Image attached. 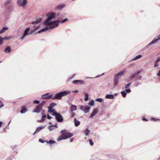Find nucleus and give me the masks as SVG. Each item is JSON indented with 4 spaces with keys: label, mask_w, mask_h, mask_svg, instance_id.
Here are the masks:
<instances>
[{
    "label": "nucleus",
    "mask_w": 160,
    "mask_h": 160,
    "mask_svg": "<svg viewBox=\"0 0 160 160\" xmlns=\"http://www.w3.org/2000/svg\"><path fill=\"white\" fill-rule=\"evenodd\" d=\"M105 97L108 99H112L114 98V97L112 94H107L106 95Z\"/></svg>",
    "instance_id": "nucleus-23"
},
{
    "label": "nucleus",
    "mask_w": 160,
    "mask_h": 160,
    "mask_svg": "<svg viewBox=\"0 0 160 160\" xmlns=\"http://www.w3.org/2000/svg\"><path fill=\"white\" fill-rule=\"evenodd\" d=\"M142 120L143 121H148V120L147 119H146V118H142Z\"/></svg>",
    "instance_id": "nucleus-62"
},
{
    "label": "nucleus",
    "mask_w": 160,
    "mask_h": 160,
    "mask_svg": "<svg viewBox=\"0 0 160 160\" xmlns=\"http://www.w3.org/2000/svg\"><path fill=\"white\" fill-rule=\"evenodd\" d=\"M72 92H75V93H78V90L72 91Z\"/></svg>",
    "instance_id": "nucleus-61"
},
{
    "label": "nucleus",
    "mask_w": 160,
    "mask_h": 160,
    "mask_svg": "<svg viewBox=\"0 0 160 160\" xmlns=\"http://www.w3.org/2000/svg\"><path fill=\"white\" fill-rule=\"evenodd\" d=\"M73 83L75 84H84V81L80 80H77L72 82Z\"/></svg>",
    "instance_id": "nucleus-9"
},
{
    "label": "nucleus",
    "mask_w": 160,
    "mask_h": 160,
    "mask_svg": "<svg viewBox=\"0 0 160 160\" xmlns=\"http://www.w3.org/2000/svg\"><path fill=\"white\" fill-rule=\"evenodd\" d=\"M66 130H63L61 131V133H62L61 136L59 137L57 139L58 141H59L62 140H65L68 138H70L73 136V134L70 132L67 133H63V132L66 131Z\"/></svg>",
    "instance_id": "nucleus-1"
},
{
    "label": "nucleus",
    "mask_w": 160,
    "mask_h": 160,
    "mask_svg": "<svg viewBox=\"0 0 160 160\" xmlns=\"http://www.w3.org/2000/svg\"><path fill=\"white\" fill-rule=\"evenodd\" d=\"M55 119L59 122H62L63 119L62 116L59 113H58V115L56 116Z\"/></svg>",
    "instance_id": "nucleus-7"
},
{
    "label": "nucleus",
    "mask_w": 160,
    "mask_h": 160,
    "mask_svg": "<svg viewBox=\"0 0 160 160\" xmlns=\"http://www.w3.org/2000/svg\"><path fill=\"white\" fill-rule=\"evenodd\" d=\"M159 66V64L158 63V62H155L154 67V68H156V67H158Z\"/></svg>",
    "instance_id": "nucleus-44"
},
{
    "label": "nucleus",
    "mask_w": 160,
    "mask_h": 160,
    "mask_svg": "<svg viewBox=\"0 0 160 160\" xmlns=\"http://www.w3.org/2000/svg\"><path fill=\"white\" fill-rule=\"evenodd\" d=\"M102 99L101 98H98L95 99V101L100 102H102Z\"/></svg>",
    "instance_id": "nucleus-36"
},
{
    "label": "nucleus",
    "mask_w": 160,
    "mask_h": 160,
    "mask_svg": "<svg viewBox=\"0 0 160 160\" xmlns=\"http://www.w3.org/2000/svg\"><path fill=\"white\" fill-rule=\"evenodd\" d=\"M104 73H103L102 74H101V75H98V76H96V77H95V78H98V77H100V76H102L103 75H104Z\"/></svg>",
    "instance_id": "nucleus-56"
},
{
    "label": "nucleus",
    "mask_w": 160,
    "mask_h": 160,
    "mask_svg": "<svg viewBox=\"0 0 160 160\" xmlns=\"http://www.w3.org/2000/svg\"><path fill=\"white\" fill-rule=\"evenodd\" d=\"M30 30V28H28L25 30L23 35L26 36V35L28 34V32Z\"/></svg>",
    "instance_id": "nucleus-21"
},
{
    "label": "nucleus",
    "mask_w": 160,
    "mask_h": 160,
    "mask_svg": "<svg viewBox=\"0 0 160 160\" xmlns=\"http://www.w3.org/2000/svg\"><path fill=\"white\" fill-rule=\"evenodd\" d=\"M33 102L35 104H39L40 102L38 100H35L33 101Z\"/></svg>",
    "instance_id": "nucleus-45"
},
{
    "label": "nucleus",
    "mask_w": 160,
    "mask_h": 160,
    "mask_svg": "<svg viewBox=\"0 0 160 160\" xmlns=\"http://www.w3.org/2000/svg\"><path fill=\"white\" fill-rule=\"evenodd\" d=\"M46 115H43L42 116L41 119L39 121V122H44L45 120V118L46 117Z\"/></svg>",
    "instance_id": "nucleus-26"
},
{
    "label": "nucleus",
    "mask_w": 160,
    "mask_h": 160,
    "mask_svg": "<svg viewBox=\"0 0 160 160\" xmlns=\"http://www.w3.org/2000/svg\"><path fill=\"white\" fill-rule=\"evenodd\" d=\"M4 52H5L6 53H10L11 52V48L10 46H7L4 49Z\"/></svg>",
    "instance_id": "nucleus-19"
},
{
    "label": "nucleus",
    "mask_w": 160,
    "mask_h": 160,
    "mask_svg": "<svg viewBox=\"0 0 160 160\" xmlns=\"http://www.w3.org/2000/svg\"><path fill=\"white\" fill-rule=\"evenodd\" d=\"M91 108V107H87L86 108H85L83 111L85 113L88 112L89 111V110Z\"/></svg>",
    "instance_id": "nucleus-25"
},
{
    "label": "nucleus",
    "mask_w": 160,
    "mask_h": 160,
    "mask_svg": "<svg viewBox=\"0 0 160 160\" xmlns=\"http://www.w3.org/2000/svg\"><path fill=\"white\" fill-rule=\"evenodd\" d=\"M42 108L39 105H38L33 111V112L39 113Z\"/></svg>",
    "instance_id": "nucleus-14"
},
{
    "label": "nucleus",
    "mask_w": 160,
    "mask_h": 160,
    "mask_svg": "<svg viewBox=\"0 0 160 160\" xmlns=\"http://www.w3.org/2000/svg\"><path fill=\"white\" fill-rule=\"evenodd\" d=\"M11 1V0H7L4 3V5L5 7H6L8 4H9Z\"/></svg>",
    "instance_id": "nucleus-31"
},
{
    "label": "nucleus",
    "mask_w": 160,
    "mask_h": 160,
    "mask_svg": "<svg viewBox=\"0 0 160 160\" xmlns=\"http://www.w3.org/2000/svg\"><path fill=\"white\" fill-rule=\"evenodd\" d=\"M45 142H46L47 143H48L51 144H52L53 143H54L56 142L52 140H50L48 141H45Z\"/></svg>",
    "instance_id": "nucleus-27"
},
{
    "label": "nucleus",
    "mask_w": 160,
    "mask_h": 160,
    "mask_svg": "<svg viewBox=\"0 0 160 160\" xmlns=\"http://www.w3.org/2000/svg\"><path fill=\"white\" fill-rule=\"evenodd\" d=\"M140 71H138V72H136L134 74L136 76L138 75L140 73Z\"/></svg>",
    "instance_id": "nucleus-52"
},
{
    "label": "nucleus",
    "mask_w": 160,
    "mask_h": 160,
    "mask_svg": "<svg viewBox=\"0 0 160 160\" xmlns=\"http://www.w3.org/2000/svg\"><path fill=\"white\" fill-rule=\"evenodd\" d=\"M151 120H152L154 121H159L160 120V119H158L156 118H151Z\"/></svg>",
    "instance_id": "nucleus-41"
},
{
    "label": "nucleus",
    "mask_w": 160,
    "mask_h": 160,
    "mask_svg": "<svg viewBox=\"0 0 160 160\" xmlns=\"http://www.w3.org/2000/svg\"><path fill=\"white\" fill-rule=\"evenodd\" d=\"M85 108V106L83 105H81L80 106V109L83 111Z\"/></svg>",
    "instance_id": "nucleus-43"
},
{
    "label": "nucleus",
    "mask_w": 160,
    "mask_h": 160,
    "mask_svg": "<svg viewBox=\"0 0 160 160\" xmlns=\"http://www.w3.org/2000/svg\"><path fill=\"white\" fill-rule=\"evenodd\" d=\"M45 127V126H41L38 127L35 132L33 134V135H34L36 133L39 132L41 130L44 128Z\"/></svg>",
    "instance_id": "nucleus-15"
},
{
    "label": "nucleus",
    "mask_w": 160,
    "mask_h": 160,
    "mask_svg": "<svg viewBox=\"0 0 160 160\" xmlns=\"http://www.w3.org/2000/svg\"><path fill=\"white\" fill-rule=\"evenodd\" d=\"M73 121L74 123V125L76 127H78L80 125V122L76 118H74Z\"/></svg>",
    "instance_id": "nucleus-18"
},
{
    "label": "nucleus",
    "mask_w": 160,
    "mask_h": 160,
    "mask_svg": "<svg viewBox=\"0 0 160 160\" xmlns=\"http://www.w3.org/2000/svg\"><path fill=\"white\" fill-rule=\"evenodd\" d=\"M90 144L91 146L93 145V142L92 139H90L89 140Z\"/></svg>",
    "instance_id": "nucleus-42"
},
{
    "label": "nucleus",
    "mask_w": 160,
    "mask_h": 160,
    "mask_svg": "<svg viewBox=\"0 0 160 160\" xmlns=\"http://www.w3.org/2000/svg\"><path fill=\"white\" fill-rule=\"evenodd\" d=\"M58 127V126H57V124L56 123L53 125H52L49 126L48 127V128L50 131H51L55 129V128H57Z\"/></svg>",
    "instance_id": "nucleus-12"
},
{
    "label": "nucleus",
    "mask_w": 160,
    "mask_h": 160,
    "mask_svg": "<svg viewBox=\"0 0 160 160\" xmlns=\"http://www.w3.org/2000/svg\"><path fill=\"white\" fill-rule=\"evenodd\" d=\"M62 98L61 96V95L60 92L56 93L54 97L52 98V100L57 99L58 100H60Z\"/></svg>",
    "instance_id": "nucleus-13"
},
{
    "label": "nucleus",
    "mask_w": 160,
    "mask_h": 160,
    "mask_svg": "<svg viewBox=\"0 0 160 160\" xmlns=\"http://www.w3.org/2000/svg\"><path fill=\"white\" fill-rule=\"evenodd\" d=\"M61 22V20H57L53 21H51L46 24H44L47 26H50L49 27V29H52L54 28L55 27H57L59 23Z\"/></svg>",
    "instance_id": "nucleus-2"
},
{
    "label": "nucleus",
    "mask_w": 160,
    "mask_h": 160,
    "mask_svg": "<svg viewBox=\"0 0 160 160\" xmlns=\"http://www.w3.org/2000/svg\"><path fill=\"white\" fill-rule=\"evenodd\" d=\"M49 29V28L48 27H46L45 28H44L38 31L35 34V35L37 34L38 33H41L45 32L46 31H47Z\"/></svg>",
    "instance_id": "nucleus-16"
},
{
    "label": "nucleus",
    "mask_w": 160,
    "mask_h": 160,
    "mask_svg": "<svg viewBox=\"0 0 160 160\" xmlns=\"http://www.w3.org/2000/svg\"><path fill=\"white\" fill-rule=\"evenodd\" d=\"M131 83V82H130L126 84L125 86V89H127L128 88V87L130 85Z\"/></svg>",
    "instance_id": "nucleus-40"
},
{
    "label": "nucleus",
    "mask_w": 160,
    "mask_h": 160,
    "mask_svg": "<svg viewBox=\"0 0 160 160\" xmlns=\"http://www.w3.org/2000/svg\"><path fill=\"white\" fill-rule=\"evenodd\" d=\"M27 0H23L22 2L21 0H18L17 3L19 7H24L27 3Z\"/></svg>",
    "instance_id": "nucleus-6"
},
{
    "label": "nucleus",
    "mask_w": 160,
    "mask_h": 160,
    "mask_svg": "<svg viewBox=\"0 0 160 160\" xmlns=\"http://www.w3.org/2000/svg\"><path fill=\"white\" fill-rule=\"evenodd\" d=\"M98 108H94L92 113H91V114L90 116L89 117V118H92L94 116H95L96 114L98 113Z\"/></svg>",
    "instance_id": "nucleus-8"
},
{
    "label": "nucleus",
    "mask_w": 160,
    "mask_h": 160,
    "mask_svg": "<svg viewBox=\"0 0 160 160\" xmlns=\"http://www.w3.org/2000/svg\"><path fill=\"white\" fill-rule=\"evenodd\" d=\"M48 93H47L45 94H43L42 96V98L43 99H49L51 98L52 96V95L51 94L49 95H48Z\"/></svg>",
    "instance_id": "nucleus-11"
},
{
    "label": "nucleus",
    "mask_w": 160,
    "mask_h": 160,
    "mask_svg": "<svg viewBox=\"0 0 160 160\" xmlns=\"http://www.w3.org/2000/svg\"><path fill=\"white\" fill-rule=\"evenodd\" d=\"M28 111V109L26 107V106H23L21 108V110L20 112L22 113H24L27 111Z\"/></svg>",
    "instance_id": "nucleus-17"
},
{
    "label": "nucleus",
    "mask_w": 160,
    "mask_h": 160,
    "mask_svg": "<svg viewBox=\"0 0 160 160\" xmlns=\"http://www.w3.org/2000/svg\"><path fill=\"white\" fill-rule=\"evenodd\" d=\"M48 112H54V110L52 109V108H49V107H48Z\"/></svg>",
    "instance_id": "nucleus-34"
},
{
    "label": "nucleus",
    "mask_w": 160,
    "mask_h": 160,
    "mask_svg": "<svg viewBox=\"0 0 160 160\" xmlns=\"http://www.w3.org/2000/svg\"><path fill=\"white\" fill-rule=\"evenodd\" d=\"M142 57V56L141 55H138L135 58H134L132 61H134L135 60L137 59H138L139 58H141Z\"/></svg>",
    "instance_id": "nucleus-29"
},
{
    "label": "nucleus",
    "mask_w": 160,
    "mask_h": 160,
    "mask_svg": "<svg viewBox=\"0 0 160 160\" xmlns=\"http://www.w3.org/2000/svg\"><path fill=\"white\" fill-rule=\"evenodd\" d=\"M51 116H50V115H49V114H48L47 115V118L48 119H51Z\"/></svg>",
    "instance_id": "nucleus-57"
},
{
    "label": "nucleus",
    "mask_w": 160,
    "mask_h": 160,
    "mask_svg": "<svg viewBox=\"0 0 160 160\" xmlns=\"http://www.w3.org/2000/svg\"><path fill=\"white\" fill-rule=\"evenodd\" d=\"M121 94L123 97H125L126 96L127 93L125 91H123L121 92Z\"/></svg>",
    "instance_id": "nucleus-32"
},
{
    "label": "nucleus",
    "mask_w": 160,
    "mask_h": 160,
    "mask_svg": "<svg viewBox=\"0 0 160 160\" xmlns=\"http://www.w3.org/2000/svg\"><path fill=\"white\" fill-rule=\"evenodd\" d=\"M75 115V113L73 112H72V113L71 114V118L73 117Z\"/></svg>",
    "instance_id": "nucleus-53"
},
{
    "label": "nucleus",
    "mask_w": 160,
    "mask_h": 160,
    "mask_svg": "<svg viewBox=\"0 0 160 160\" xmlns=\"http://www.w3.org/2000/svg\"><path fill=\"white\" fill-rule=\"evenodd\" d=\"M160 40V34L157 36L147 46H146V48H148L149 46L156 43L157 42Z\"/></svg>",
    "instance_id": "nucleus-5"
},
{
    "label": "nucleus",
    "mask_w": 160,
    "mask_h": 160,
    "mask_svg": "<svg viewBox=\"0 0 160 160\" xmlns=\"http://www.w3.org/2000/svg\"><path fill=\"white\" fill-rule=\"evenodd\" d=\"M56 105V104L54 103H51L50 104L49 106V108H52L54 106H55Z\"/></svg>",
    "instance_id": "nucleus-30"
},
{
    "label": "nucleus",
    "mask_w": 160,
    "mask_h": 160,
    "mask_svg": "<svg viewBox=\"0 0 160 160\" xmlns=\"http://www.w3.org/2000/svg\"><path fill=\"white\" fill-rule=\"evenodd\" d=\"M3 43V39L2 37H0V45Z\"/></svg>",
    "instance_id": "nucleus-39"
},
{
    "label": "nucleus",
    "mask_w": 160,
    "mask_h": 160,
    "mask_svg": "<svg viewBox=\"0 0 160 160\" xmlns=\"http://www.w3.org/2000/svg\"><path fill=\"white\" fill-rule=\"evenodd\" d=\"M94 101L92 100L90 102L88 103V104L92 106H93L94 105Z\"/></svg>",
    "instance_id": "nucleus-33"
},
{
    "label": "nucleus",
    "mask_w": 160,
    "mask_h": 160,
    "mask_svg": "<svg viewBox=\"0 0 160 160\" xmlns=\"http://www.w3.org/2000/svg\"><path fill=\"white\" fill-rule=\"evenodd\" d=\"M10 38L9 37H4L3 38V40H8L9 39H10Z\"/></svg>",
    "instance_id": "nucleus-47"
},
{
    "label": "nucleus",
    "mask_w": 160,
    "mask_h": 160,
    "mask_svg": "<svg viewBox=\"0 0 160 160\" xmlns=\"http://www.w3.org/2000/svg\"><path fill=\"white\" fill-rule=\"evenodd\" d=\"M66 6L65 4H60L57 7V9L58 10H61L63 8H64Z\"/></svg>",
    "instance_id": "nucleus-20"
},
{
    "label": "nucleus",
    "mask_w": 160,
    "mask_h": 160,
    "mask_svg": "<svg viewBox=\"0 0 160 160\" xmlns=\"http://www.w3.org/2000/svg\"><path fill=\"white\" fill-rule=\"evenodd\" d=\"M86 132H85V131H84V132H85V135L86 136H88V134L90 132V130L89 129H88V128H86Z\"/></svg>",
    "instance_id": "nucleus-28"
},
{
    "label": "nucleus",
    "mask_w": 160,
    "mask_h": 160,
    "mask_svg": "<svg viewBox=\"0 0 160 160\" xmlns=\"http://www.w3.org/2000/svg\"><path fill=\"white\" fill-rule=\"evenodd\" d=\"M124 72V71H122L119 72L114 74L113 79L114 85H116L118 83L119 80V76H122Z\"/></svg>",
    "instance_id": "nucleus-4"
},
{
    "label": "nucleus",
    "mask_w": 160,
    "mask_h": 160,
    "mask_svg": "<svg viewBox=\"0 0 160 160\" xmlns=\"http://www.w3.org/2000/svg\"><path fill=\"white\" fill-rule=\"evenodd\" d=\"M68 18H65L63 20H62L61 21V22L62 23H63L64 22H65L68 21Z\"/></svg>",
    "instance_id": "nucleus-46"
},
{
    "label": "nucleus",
    "mask_w": 160,
    "mask_h": 160,
    "mask_svg": "<svg viewBox=\"0 0 160 160\" xmlns=\"http://www.w3.org/2000/svg\"><path fill=\"white\" fill-rule=\"evenodd\" d=\"M42 18H39L37 19L36 20L37 21L38 23L42 21Z\"/></svg>",
    "instance_id": "nucleus-38"
},
{
    "label": "nucleus",
    "mask_w": 160,
    "mask_h": 160,
    "mask_svg": "<svg viewBox=\"0 0 160 160\" xmlns=\"http://www.w3.org/2000/svg\"><path fill=\"white\" fill-rule=\"evenodd\" d=\"M160 61V57L158 58L156 60L155 62H158Z\"/></svg>",
    "instance_id": "nucleus-55"
},
{
    "label": "nucleus",
    "mask_w": 160,
    "mask_h": 160,
    "mask_svg": "<svg viewBox=\"0 0 160 160\" xmlns=\"http://www.w3.org/2000/svg\"><path fill=\"white\" fill-rule=\"evenodd\" d=\"M8 29V28L6 27H3L2 29L0 30V34L4 32L5 31Z\"/></svg>",
    "instance_id": "nucleus-24"
},
{
    "label": "nucleus",
    "mask_w": 160,
    "mask_h": 160,
    "mask_svg": "<svg viewBox=\"0 0 160 160\" xmlns=\"http://www.w3.org/2000/svg\"><path fill=\"white\" fill-rule=\"evenodd\" d=\"M39 28H40V26H38L37 27H36L35 28V29L36 30H37Z\"/></svg>",
    "instance_id": "nucleus-59"
},
{
    "label": "nucleus",
    "mask_w": 160,
    "mask_h": 160,
    "mask_svg": "<svg viewBox=\"0 0 160 160\" xmlns=\"http://www.w3.org/2000/svg\"><path fill=\"white\" fill-rule=\"evenodd\" d=\"M137 79L140 80L142 78V76H139L137 78Z\"/></svg>",
    "instance_id": "nucleus-58"
},
{
    "label": "nucleus",
    "mask_w": 160,
    "mask_h": 160,
    "mask_svg": "<svg viewBox=\"0 0 160 160\" xmlns=\"http://www.w3.org/2000/svg\"><path fill=\"white\" fill-rule=\"evenodd\" d=\"M31 23L32 24H37L38 23L37 21L36 20V21H33L32 22H31Z\"/></svg>",
    "instance_id": "nucleus-54"
},
{
    "label": "nucleus",
    "mask_w": 160,
    "mask_h": 160,
    "mask_svg": "<svg viewBox=\"0 0 160 160\" xmlns=\"http://www.w3.org/2000/svg\"><path fill=\"white\" fill-rule=\"evenodd\" d=\"M52 112L53 113L52 114V115L55 116V118L56 117V116H57V115L58 114V113H57V112Z\"/></svg>",
    "instance_id": "nucleus-49"
},
{
    "label": "nucleus",
    "mask_w": 160,
    "mask_h": 160,
    "mask_svg": "<svg viewBox=\"0 0 160 160\" xmlns=\"http://www.w3.org/2000/svg\"><path fill=\"white\" fill-rule=\"evenodd\" d=\"M88 94L87 93L85 94V98L84 99V100L85 101H87L88 100Z\"/></svg>",
    "instance_id": "nucleus-35"
},
{
    "label": "nucleus",
    "mask_w": 160,
    "mask_h": 160,
    "mask_svg": "<svg viewBox=\"0 0 160 160\" xmlns=\"http://www.w3.org/2000/svg\"><path fill=\"white\" fill-rule=\"evenodd\" d=\"M42 116L45 115V111L44 110L42 111Z\"/></svg>",
    "instance_id": "nucleus-60"
},
{
    "label": "nucleus",
    "mask_w": 160,
    "mask_h": 160,
    "mask_svg": "<svg viewBox=\"0 0 160 160\" xmlns=\"http://www.w3.org/2000/svg\"><path fill=\"white\" fill-rule=\"evenodd\" d=\"M77 109V107L74 105H72L70 108V110L71 112L75 111Z\"/></svg>",
    "instance_id": "nucleus-22"
},
{
    "label": "nucleus",
    "mask_w": 160,
    "mask_h": 160,
    "mask_svg": "<svg viewBox=\"0 0 160 160\" xmlns=\"http://www.w3.org/2000/svg\"><path fill=\"white\" fill-rule=\"evenodd\" d=\"M25 36L23 35L21 38V39H23Z\"/></svg>",
    "instance_id": "nucleus-63"
},
{
    "label": "nucleus",
    "mask_w": 160,
    "mask_h": 160,
    "mask_svg": "<svg viewBox=\"0 0 160 160\" xmlns=\"http://www.w3.org/2000/svg\"><path fill=\"white\" fill-rule=\"evenodd\" d=\"M70 91H63L60 92L61 98H62L63 97L65 96L68 95L70 93Z\"/></svg>",
    "instance_id": "nucleus-10"
},
{
    "label": "nucleus",
    "mask_w": 160,
    "mask_h": 160,
    "mask_svg": "<svg viewBox=\"0 0 160 160\" xmlns=\"http://www.w3.org/2000/svg\"><path fill=\"white\" fill-rule=\"evenodd\" d=\"M46 16L48 17L47 19L43 22V24H46V23L50 22V21L52 19L56 18V14L53 12H49L46 15Z\"/></svg>",
    "instance_id": "nucleus-3"
},
{
    "label": "nucleus",
    "mask_w": 160,
    "mask_h": 160,
    "mask_svg": "<svg viewBox=\"0 0 160 160\" xmlns=\"http://www.w3.org/2000/svg\"><path fill=\"white\" fill-rule=\"evenodd\" d=\"M124 91H125L126 92L128 93H129L131 92V90L130 89H126Z\"/></svg>",
    "instance_id": "nucleus-48"
},
{
    "label": "nucleus",
    "mask_w": 160,
    "mask_h": 160,
    "mask_svg": "<svg viewBox=\"0 0 160 160\" xmlns=\"http://www.w3.org/2000/svg\"><path fill=\"white\" fill-rule=\"evenodd\" d=\"M136 76L134 74H131L130 75V77L132 79H133Z\"/></svg>",
    "instance_id": "nucleus-50"
},
{
    "label": "nucleus",
    "mask_w": 160,
    "mask_h": 160,
    "mask_svg": "<svg viewBox=\"0 0 160 160\" xmlns=\"http://www.w3.org/2000/svg\"><path fill=\"white\" fill-rule=\"evenodd\" d=\"M157 75L159 76H160V70H159V72L157 73Z\"/></svg>",
    "instance_id": "nucleus-64"
},
{
    "label": "nucleus",
    "mask_w": 160,
    "mask_h": 160,
    "mask_svg": "<svg viewBox=\"0 0 160 160\" xmlns=\"http://www.w3.org/2000/svg\"><path fill=\"white\" fill-rule=\"evenodd\" d=\"M39 142H40L42 143L45 142V141H44L41 139H39Z\"/></svg>",
    "instance_id": "nucleus-51"
},
{
    "label": "nucleus",
    "mask_w": 160,
    "mask_h": 160,
    "mask_svg": "<svg viewBox=\"0 0 160 160\" xmlns=\"http://www.w3.org/2000/svg\"><path fill=\"white\" fill-rule=\"evenodd\" d=\"M45 102L44 101H43L42 102H41L40 104H39V105L42 108V107L45 103Z\"/></svg>",
    "instance_id": "nucleus-37"
}]
</instances>
